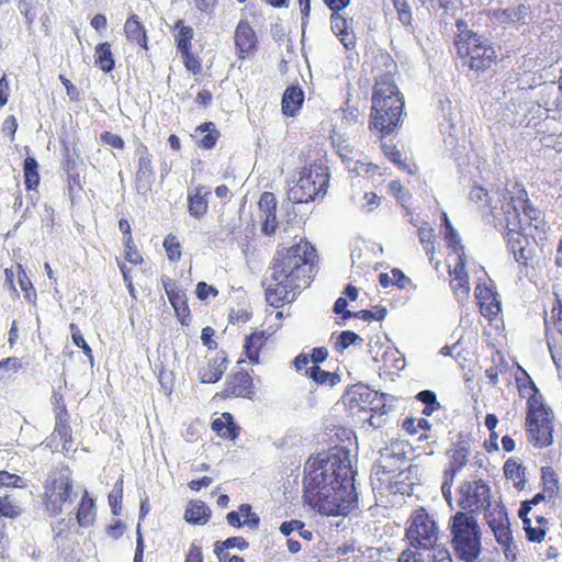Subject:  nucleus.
<instances>
[{
  "label": "nucleus",
  "mask_w": 562,
  "mask_h": 562,
  "mask_svg": "<svg viewBox=\"0 0 562 562\" xmlns=\"http://www.w3.org/2000/svg\"><path fill=\"white\" fill-rule=\"evenodd\" d=\"M225 359L214 358L206 367L202 368L199 372L202 383H215L218 381L223 373L226 371Z\"/></svg>",
  "instance_id": "c85d7f7f"
},
{
  "label": "nucleus",
  "mask_w": 562,
  "mask_h": 562,
  "mask_svg": "<svg viewBox=\"0 0 562 562\" xmlns=\"http://www.w3.org/2000/svg\"><path fill=\"white\" fill-rule=\"evenodd\" d=\"M304 101V93L299 87H289L283 93L282 112L286 116H294Z\"/></svg>",
  "instance_id": "bb28decb"
},
{
  "label": "nucleus",
  "mask_w": 562,
  "mask_h": 562,
  "mask_svg": "<svg viewBox=\"0 0 562 562\" xmlns=\"http://www.w3.org/2000/svg\"><path fill=\"white\" fill-rule=\"evenodd\" d=\"M520 392L528 395L526 424L529 441L539 448L551 445L553 426L550 409L544 406L532 382L529 386L520 389Z\"/></svg>",
  "instance_id": "39448f33"
},
{
  "label": "nucleus",
  "mask_w": 562,
  "mask_h": 562,
  "mask_svg": "<svg viewBox=\"0 0 562 562\" xmlns=\"http://www.w3.org/2000/svg\"><path fill=\"white\" fill-rule=\"evenodd\" d=\"M19 283H20L21 290L23 292H25V297L29 301H32L36 296V294H35L34 291L32 293L30 292L31 290H33V284H32V282L30 281V279L27 278V276L25 274L24 271L19 273Z\"/></svg>",
  "instance_id": "0e129e2a"
},
{
  "label": "nucleus",
  "mask_w": 562,
  "mask_h": 562,
  "mask_svg": "<svg viewBox=\"0 0 562 562\" xmlns=\"http://www.w3.org/2000/svg\"><path fill=\"white\" fill-rule=\"evenodd\" d=\"M355 205L363 213H370L379 207L380 196L374 192H366L359 200L353 199Z\"/></svg>",
  "instance_id": "a19ab883"
},
{
  "label": "nucleus",
  "mask_w": 562,
  "mask_h": 562,
  "mask_svg": "<svg viewBox=\"0 0 562 562\" xmlns=\"http://www.w3.org/2000/svg\"><path fill=\"white\" fill-rule=\"evenodd\" d=\"M182 57L184 59V65L189 71L193 74H198L201 71L200 61L190 53V50H188L187 54H182Z\"/></svg>",
  "instance_id": "338daca9"
},
{
  "label": "nucleus",
  "mask_w": 562,
  "mask_h": 562,
  "mask_svg": "<svg viewBox=\"0 0 562 562\" xmlns=\"http://www.w3.org/2000/svg\"><path fill=\"white\" fill-rule=\"evenodd\" d=\"M165 291L175 310L179 311L180 306L184 304V294L182 293V291L178 289L175 283L170 282L165 284Z\"/></svg>",
  "instance_id": "8fccbe9b"
},
{
  "label": "nucleus",
  "mask_w": 562,
  "mask_h": 562,
  "mask_svg": "<svg viewBox=\"0 0 562 562\" xmlns=\"http://www.w3.org/2000/svg\"><path fill=\"white\" fill-rule=\"evenodd\" d=\"M504 473L507 477L512 480H518L521 481V468L519 464H517L514 461H506L504 464Z\"/></svg>",
  "instance_id": "052dcab7"
},
{
  "label": "nucleus",
  "mask_w": 562,
  "mask_h": 562,
  "mask_svg": "<svg viewBox=\"0 0 562 562\" xmlns=\"http://www.w3.org/2000/svg\"><path fill=\"white\" fill-rule=\"evenodd\" d=\"M257 36L252 27L246 21H240L235 31V45L239 58H245L256 46Z\"/></svg>",
  "instance_id": "aec40b11"
},
{
  "label": "nucleus",
  "mask_w": 562,
  "mask_h": 562,
  "mask_svg": "<svg viewBox=\"0 0 562 562\" xmlns=\"http://www.w3.org/2000/svg\"><path fill=\"white\" fill-rule=\"evenodd\" d=\"M458 493V506L470 515L485 510L493 503L491 487L481 479L462 482Z\"/></svg>",
  "instance_id": "9d476101"
},
{
  "label": "nucleus",
  "mask_w": 562,
  "mask_h": 562,
  "mask_svg": "<svg viewBox=\"0 0 562 562\" xmlns=\"http://www.w3.org/2000/svg\"><path fill=\"white\" fill-rule=\"evenodd\" d=\"M124 33L128 41L135 42L142 48L147 49L148 38L145 26L136 14H131L124 24Z\"/></svg>",
  "instance_id": "b1692460"
},
{
  "label": "nucleus",
  "mask_w": 562,
  "mask_h": 562,
  "mask_svg": "<svg viewBox=\"0 0 562 562\" xmlns=\"http://www.w3.org/2000/svg\"><path fill=\"white\" fill-rule=\"evenodd\" d=\"M464 267L465 259L463 258V254H460L459 260L454 263V268L450 270V286L459 302L467 300L470 293L469 277Z\"/></svg>",
  "instance_id": "a211bd4d"
},
{
  "label": "nucleus",
  "mask_w": 562,
  "mask_h": 562,
  "mask_svg": "<svg viewBox=\"0 0 562 562\" xmlns=\"http://www.w3.org/2000/svg\"><path fill=\"white\" fill-rule=\"evenodd\" d=\"M397 562H424V559L420 553L408 548L398 555Z\"/></svg>",
  "instance_id": "774afa93"
},
{
  "label": "nucleus",
  "mask_w": 562,
  "mask_h": 562,
  "mask_svg": "<svg viewBox=\"0 0 562 562\" xmlns=\"http://www.w3.org/2000/svg\"><path fill=\"white\" fill-rule=\"evenodd\" d=\"M304 472L305 498L322 515L346 516L357 507L353 471L346 451L310 459Z\"/></svg>",
  "instance_id": "f257e3e1"
},
{
  "label": "nucleus",
  "mask_w": 562,
  "mask_h": 562,
  "mask_svg": "<svg viewBox=\"0 0 562 562\" xmlns=\"http://www.w3.org/2000/svg\"><path fill=\"white\" fill-rule=\"evenodd\" d=\"M329 181L328 168L311 165L301 170L296 182L290 187L288 195L293 203H307L317 196H324Z\"/></svg>",
  "instance_id": "6e6552de"
},
{
  "label": "nucleus",
  "mask_w": 562,
  "mask_h": 562,
  "mask_svg": "<svg viewBox=\"0 0 562 562\" xmlns=\"http://www.w3.org/2000/svg\"><path fill=\"white\" fill-rule=\"evenodd\" d=\"M252 379L248 373L240 372L227 381L224 394L227 397H246L251 394Z\"/></svg>",
  "instance_id": "5701e85b"
},
{
  "label": "nucleus",
  "mask_w": 562,
  "mask_h": 562,
  "mask_svg": "<svg viewBox=\"0 0 562 562\" xmlns=\"http://www.w3.org/2000/svg\"><path fill=\"white\" fill-rule=\"evenodd\" d=\"M486 524L491 528L496 541L504 548L505 554L510 549L513 536L510 524L505 507L497 502H493L484 510Z\"/></svg>",
  "instance_id": "ddd939ff"
},
{
  "label": "nucleus",
  "mask_w": 562,
  "mask_h": 562,
  "mask_svg": "<svg viewBox=\"0 0 562 562\" xmlns=\"http://www.w3.org/2000/svg\"><path fill=\"white\" fill-rule=\"evenodd\" d=\"M506 191L507 194L501 201L502 212L497 213L495 212L497 206H491L495 218L504 221L509 226L521 227L520 212H522L530 224L532 221H538L540 212L529 203L527 191L520 183H513L512 188H507Z\"/></svg>",
  "instance_id": "423d86ee"
},
{
  "label": "nucleus",
  "mask_w": 562,
  "mask_h": 562,
  "mask_svg": "<svg viewBox=\"0 0 562 562\" xmlns=\"http://www.w3.org/2000/svg\"><path fill=\"white\" fill-rule=\"evenodd\" d=\"M240 516L244 517L243 524L248 526L250 529H256L259 526L260 518L257 514L251 512L249 504H243L239 506Z\"/></svg>",
  "instance_id": "603ef678"
},
{
  "label": "nucleus",
  "mask_w": 562,
  "mask_h": 562,
  "mask_svg": "<svg viewBox=\"0 0 562 562\" xmlns=\"http://www.w3.org/2000/svg\"><path fill=\"white\" fill-rule=\"evenodd\" d=\"M526 7L518 4L515 7H508L505 9H497L491 12V16L494 22L499 24H515L525 19Z\"/></svg>",
  "instance_id": "393cba45"
},
{
  "label": "nucleus",
  "mask_w": 562,
  "mask_h": 562,
  "mask_svg": "<svg viewBox=\"0 0 562 562\" xmlns=\"http://www.w3.org/2000/svg\"><path fill=\"white\" fill-rule=\"evenodd\" d=\"M524 529L526 531L527 539L532 542H541L544 538L546 530L543 527H532L530 519H524Z\"/></svg>",
  "instance_id": "864d4df0"
},
{
  "label": "nucleus",
  "mask_w": 562,
  "mask_h": 562,
  "mask_svg": "<svg viewBox=\"0 0 562 562\" xmlns=\"http://www.w3.org/2000/svg\"><path fill=\"white\" fill-rule=\"evenodd\" d=\"M362 341H363V339L356 333H353L351 330H344L338 336L337 341L335 344V348L337 351H342V350L347 349L349 346L357 345Z\"/></svg>",
  "instance_id": "c03bdc74"
},
{
  "label": "nucleus",
  "mask_w": 562,
  "mask_h": 562,
  "mask_svg": "<svg viewBox=\"0 0 562 562\" xmlns=\"http://www.w3.org/2000/svg\"><path fill=\"white\" fill-rule=\"evenodd\" d=\"M303 527H304V524L301 520L293 519V520H289V521H283L280 526V531L282 535L288 537L293 531L303 529Z\"/></svg>",
  "instance_id": "69168bd1"
},
{
  "label": "nucleus",
  "mask_w": 562,
  "mask_h": 562,
  "mask_svg": "<svg viewBox=\"0 0 562 562\" xmlns=\"http://www.w3.org/2000/svg\"><path fill=\"white\" fill-rule=\"evenodd\" d=\"M394 8L396 9L398 20L404 25H411L413 16L412 11L406 0H392Z\"/></svg>",
  "instance_id": "3c124183"
},
{
  "label": "nucleus",
  "mask_w": 562,
  "mask_h": 562,
  "mask_svg": "<svg viewBox=\"0 0 562 562\" xmlns=\"http://www.w3.org/2000/svg\"><path fill=\"white\" fill-rule=\"evenodd\" d=\"M404 100L397 87L389 76L381 77L374 85L372 110H390L393 117L403 113Z\"/></svg>",
  "instance_id": "9b49d317"
},
{
  "label": "nucleus",
  "mask_w": 562,
  "mask_h": 562,
  "mask_svg": "<svg viewBox=\"0 0 562 562\" xmlns=\"http://www.w3.org/2000/svg\"><path fill=\"white\" fill-rule=\"evenodd\" d=\"M459 34L456 38V47L463 64L474 71L488 69L496 59L495 49L488 41L467 30V23L457 22Z\"/></svg>",
  "instance_id": "20e7f679"
},
{
  "label": "nucleus",
  "mask_w": 562,
  "mask_h": 562,
  "mask_svg": "<svg viewBox=\"0 0 562 562\" xmlns=\"http://www.w3.org/2000/svg\"><path fill=\"white\" fill-rule=\"evenodd\" d=\"M258 206L262 217L261 232L269 233L272 229V226L269 225V216L271 215L272 211H276L277 206L274 194L271 192H263L260 195Z\"/></svg>",
  "instance_id": "7c9ffc66"
},
{
  "label": "nucleus",
  "mask_w": 562,
  "mask_h": 562,
  "mask_svg": "<svg viewBox=\"0 0 562 562\" xmlns=\"http://www.w3.org/2000/svg\"><path fill=\"white\" fill-rule=\"evenodd\" d=\"M330 22L333 32L339 37L345 48L352 49L356 46V35L351 30L350 22L339 11H333Z\"/></svg>",
  "instance_id": "412c9836"
},
{
  "label": "nucleus",
  "mask_w": 562,
  "mask_h": 562,
  "mask_svg": "<svg viewBox=\"0 0 562 562\" xmlns=\"http://www.w3.org/2000/svg\"><path fill=\"white\" fill-rule=\"evenodd\" d=\"M195 133L201 135L198 145L203 149H212L220 137V132L212 122L201 124L196 127Z\"/></svg>",
  "instance_id": "473e14b6"
},
{
  "label": "nucleus",
  "mask_w": 562,
  "mask_h": 562,
  "mask_svg": "<svg viewBox=\"0 0 562 562\" xmlns=\"http://www.w3.org/2000/svg\"><path fill=\"white\" fill-rule=\"evenodd\" d=\"M21 514V508L8 495L0 496V516L15 518Z\"/></svg>",
  "instance_id": "49530a36"
},
{
  "label": "nucleus",
  "mask_w": 562,
  "mask_h": 562,
  "mask_svg": "<svg viewBox=\"0 0 562 562\" xmlns=\"http://www.w3.org/2000/svg\"><path fill=\"white\" fill-rule=\"evenodd\" d=\"M100 139L103 144L115 149H123L125 146V142L123 140V138L111 132H103L100 135Z\"/></svg>",
  "instance_id": "13d9d810"
},
{
  "label": "nucleus",
  "mask_w": 562,
  "mask_h": 562,
  "mask_svg": "<svg viewBox=\"0 0 562 562\" xmlns=\"http://www.w3.org/2000/svg\"><path fill=\"white\" fill-rule=\"evenodd\" d=\"M176 27L179 30L177 35V47L181 54H187L191 47L193 29L191 26L183 25L182 21H178Z\"/></svg>",
  "instance_id": "58836bf2"
},
{
  "label": "nucleus",
  "mask_w": 562,
  "mask_h": 562,
  "mask_svg": "<svg viewBox=\"0 0 562 562\" xmlns=\"http://www.w3.org/2000/svg\"><path fill=\"white\" fill-rule=\"evenodd\" d=\"M350 402L357 403L359 406H362L367 403H372L373 398L378 396V393L372 392L370 389L358 385L349 393Z\"/></svg>",
  "instance_id": "79ce46f5"
},
{
  "label": "nucleus",
  "mask_w": 562,
  "mask_h": 562,
  "mask_svg": "<svg viewBox=\"0 0 562 562\" xmlns=\"http://www.w3.org/2000/svg\"><path fill=\"white\" fill-rule=\"evenodd\" d=\"M445 239L447 240L448 247L456 254L457 261L459 260L460 254H463V258L465 259L464 247L461 244V238L452 226H449V232H445Z\"/></svg>",
  "instance_id": "a18cd8bd"
},
{
  "label": "nucleus",
  "mask_w": 562,
  "mask_h": 562,
  "mask_svg": "<svg viewBox=\"0 0 562 562\" xmlns=\"http://www.w3.org/2000/svg\"><path fill=\"white\" fill-rule=\"evenodd\" d=\"M122 484L123 481L121 479L120 481H117L115 485L117 487V491L109 494V504L112 507V512L114 515H119L117 507L121 508L119 505L122 499Z\"/></svg>",
  "instance_id": "bf43d9fd"
},
{
  "label": "nucleus",
  "mask_w": 562,
  "mask_h": 562,
  "mask_svg": "<svg viewBox=\"0 0 562 562\" xmlns=\"http://www.w3.org/2000/svg\"><path fill=\"white\" fill-rule=\"evenodd\" d=\"M402 114H397L393 117L390 110L384 111H373L371 113V126L379 132L383 136L391 134L394 132L401 122Z\"/></svg>",
  "instance_id": "4be33fe9"
},
{
  "label": "nucleus",
  "mask_w": 562,
  "mask_h": 562,
  "mask_svg": "<svg viewBox=\"0 0 562 562\" xmlns=\"http://www.w3.org/2000/svg\"><path fill=\"white\" fill-rule=\"evenodd\" d=\"M475 299L480 306L482 315L488 318L495 317L501 312V302L498 294L492 286L477 284L474 291Z\"/></svg>",
  "instance_id": "f3484780"
},
{
  "label": "nucleus",
  "mask_w": 562,
  "mask_h": 562,
  "mask_svg": "<svg viewBox=\"0 0 562 562\" xmlns=\"http://www.w3.org/2000/svg\"><path fill=\"white\" fill-rule=\"evenodd\" d=\"M78 497L72 490L71 472L68 468L55 469L45 484V505L52 514H60L70 508Z\"/></svg>",
  "instance_id": "0eeeda50"
},
{
  "label": "nucleus",
  "mask_w": 562,
  "mask_h": 562,
  "mask_svg": "<svg viewBox=\"0 0 562 562\" xmlns=\"http://www.w3.org/2000/svg\"><path fill=\"white\" fill-rule=\"evenodd\" d=\"M22 363L19 358L9 357L0 361V379H5L7 372H16L21 369Z\"/></svg>",
  "instance_id": "6e6d98bb"
},
{
  "label": "nucleus",
  "mask_w": 562,
  "mask_h": 562,
  "mask_svg": "<svg viewBox=\"0 0 562 562\" xmlns=\"http://www.w3.org/2000/svg\"><path fill=\"white\" fill-rule=\"evenodd\" d=\"M316 249L306 239L276 252L270 267L271 277L266 283V300L274 307L291 303L297 291L310 284Z\"/></svg>",
  "instance_id": "f03ea898"
},
{
  "label": "nucleus",
  "mask_w": 562,
  "mask_h": 562,
  "mask_svg": "<svg viewBox=\"0 0 562 562\" xmlns=\"http://www.w3.org/2000/svg\"><path fill=\"white\" fill-rule=\"evenodd\" d=\"M451 546L456 555L465 561H475L481 553V529L476 518L458 512L449 519Z\"/></svg>",
  "instance_id": "7ed1b4c3"
},
{
  "label": "nucleus",
  "mask_w": 562,
  "mask_h": 562,
  "mask_svg": "<svg viewBox=\"0 0 562 562\" xmlns=\"http://www.w3.org/2000/svg\"><path fill=\"white\" fill-rule=\"evenodd\" d=\"M69 329L71 331V338H72L74 344L77 347L81 348L83 353L88 358L92 359V350H91L90 346L87 344V341L85 340L79 327L76 324L71 323L69 326Z\"/></svg>",
  "instance_id": "09e8293b"
},
{
  "label": "nucleus",
  "mask_w": 562,
  "mask_h": 562,
  "mask_svg": "<svg viewBox=\"0 0 562 562\" xmlns=\"http://www.w3.org/2000/svg\"><path fill=\"white\" fill-rule=\"evenodd\" d=\"M211 188L207 186H198L188 192V211L195 217H202L209 209V196Z\"/></svg>",
  "instance_id": "6ab92c4d"
},
{
  "label": "nucleus",
  "mask_w": 562,
  "mask_h": 562,
  "mask_svg": "<svg viewBox=\"0 0 562 562\" xmlns=\"http://www.w3.org/2000/svg\"><path fill=\"white\" fill-rule=\"evenodd\" d=\"M470 452V445L467 441H458L453 443L447 451L448 464L443 471V481L441 493L446 502L451 506L452 492L451 487L458 472L467 464Z\"/></svg>",
  "instance_id": "f8f14e48"
},
{
  "label": "nucleus",
  "mask_w": 562,
  "mask_h": 562,
  "mask_svg": "<svg viewBox=\"0 0 562 562\" xmlns=\"http://www.w3.org/2000/svg\"><path fill=\"white\" fill-rule=\"evenodd\" d=\"M506 228L507 244L515 260L526 267L531 255V249L528 248V240L526 236L520 232L521 227L509 226V224H506Z\"/></svg>",
  "instance_id": "dca6fc26"
},
{
  "label": "nucleus",
  "mask_w": 562,
  "mask_h": 562,
  "mask_svg": "<svg viewBox=\"0 0 562 562\" xmlns=\"http://www.w3.org/2000/svg\"><path fill=\"white\" fill-rule=\"evenodd\" d=\"M386 315V308L382 306H374L373 310H361L353 313V317L362 321H381Z\"/></svg>",
  "instance_id": "de8ad7c7"
},
{
  "label": "nucleus",
  "mask_w": 562,
  "mask_h": 562,
  "mask_svg": "<svg viewBox=\"0 0 562 562\" xmlns=\"http://www.w3.org/2000/svg\"><path fill=\"white\" fill-rule=\"evenodd\" d=\"M137 157V170L135 173V184L138 193H146L151 189L155 173L153 169V155L148 148L139 144L135 150Z\"/></svg>",
  "instance_id": "4468645a"
},
{
  "label": "nucleus",
  "mask_w": 562,
  "mask_h": 562,
  "mask_svg": "<svg viewBox=\"0 0 562 562\" xmlns=\"http://www.w3.org/2000/svg\"><path fill=\"white\" fill-rule=\"evenodd\" d=\"M66 416H67L66 412L58 413V415L56 417L55 428H54L52 436L55 439L60 440L63 442V449L68 451L70 448L68 445L71 443L72 437H71V429L67 424Z\"/></svg>",
  "instance_id": "f704fd0d"
},
{
  "label": "nucleus",
  "mask_w": 562,
  "mask_h": 562,
  "mask_svg": "<svg viewBox=\"0 0 562 562\" xmlns=\"http://www.w3.org/2000/svg\"><path fill=\"white\" fill-rule=\"evenodd\" d=\"M164 248L170 261H179L181 258V245L178 238L169 234L164 240Z\"/></svg>",
  "instance_id": "37998d69"
},
{
  "label": "nucleus",
  "mask_w": 562,
  "mask_h": 562,
  "mask_svg": "<svg viewBox=\"0 0 562 562\" xmlns=\"http://www.w3.org/2000/svg\"><path fill=\"white\" fill-rule=\"evenodd\" d=\"M542 479L546 486V492L548 493V497H553L555 490H558V480L555 479V474L551 468L542 469Z\"/></svg>",
  "instance_id": "5fc2aeb1"
},
{
  "label": "nucleus",
  "mask_w": 562,
  "mask_h": 562,
  "mask_svg": "<svg viewBox=\"0 0 562 562\" xmlns=\"http://www.w3.org/2000/svg\"><path fill=\"white\" fill-rule=\"evenodd\" d=\"M217 294V289H215L213 285H209L204 281H201L196 284V295L200 300H206L210 295L216 296Z\"/></svg>",
  "instance_id": "e2e57ef3"
},
{
  "label": "nucleus",
  "mask_w": 562,
  "mask_h": 562,
  "mask_svg": "<svg viewBox=\"0 0 562 562\" xmlns=\"http://www.w3.org/2000/svg\"><path fill=\"white\" fill-rule=\"evenodd\" d=\"M248 542L243 537H231L223 542H216L214 553L216 554L220 562H226L228 557V549L236 548L239 551H244L248 548Z\"/></svg>",
  "instance_id": "72a5a7b5"
},
{
  "label": "nucleus",
  "mask_w": 562,
  "mask_h": 562,
  "mask_svg": "<svg viewBox=\"0 0 562 562\" xmlns=\"http://www.w3.org/2000/svg\"><path fill=\"white\" fill-rule=\"evenodd\" d=\"M546 328L548 347L554 359L553 349H562V304L559 299L551 310L550 319H546Z\"/></svg>",
  "instance_id": "2eb2a0df"
},
{
  "label": "nucleus",
  "mask_w": 562,
  "mask_h": 562,
  "mask_svg": "<svg viewBox=\"0 0 562 562\" xmlns=\"http://www.w3.org/2000/svg\"><path fill=\"white\" fill-rule=\"evenodd\" d=\"M439 528L434 517L425 508L413 512L406 529V538L411 547L424 550L434 549L438 541Z\"/></svg>",
  "instance_id": "1a4fd4ad"
},
{
  "label": "nucleus",
  "mask_w": 562,
  "mask_h": 562,
  "mask_svg": "<svg viewBox=\"0 0 562 562\" xmlns=\"http://www.w3.org/2000/svg\"><path fill=\"white\" fill-rule=\"evenodd\" d=\"M211 509L202 501H191L186 509L184 518L189 524L205 525L209 521Z\"/></svg>",
  "instance_id": "cd10ccee"
},
{
  "label": "nucleus",
  "mask_w": 562,
  "mask_h": 562,
  "mask_svg": "<svg viewBox=\"0 0 562 562\" xmlns=\"http://www.w3.org/2000/svg\"><path fill=\"white\" fill-rule=\"evenodd\" d=\"M212 429L222 438L235 439L238 435V427L234 424L233 416L229 413H223L221 417L212 423Z\"/></svg>",
  "instance_id": "2f4dec72"
},
{
  "label": "nucleus",
  "mask_w": 562,
  "mask_h": 562,
  "mask_svg": "<svg viewBox=\"0 0 562 562\" xmlns=\"http://www.w3.org/2000/svg\"><path fill=\"white\" fill-rule=\"evenodd\" d=\"M382 150L384 155L402 169H406V164L401 159L400 150L392 144L383 143Z\"/></svg>",
  "instance_id": "4d7b16f0"
},
{
  "label": "nucleus",
  "mask_w": 562,
  "mask_h": 562,
  "mask_svg": "<svg viewBox=\"0 0 562 562\" xmlns=\"http://www.w3.org/2000/svg\"><path fill=\"white\" fill-rule=\"evenodd\" d=\"M24 183L27 190H34L40 184L38 162L33 157H27L23 164Z\"/></svg>",
  "instance_id": "e433bc0d"
},
{
  "label": "nucleus",
  "mask_w": 562,
  "mask_h": 562,
  "mask_svg": "<svg viewBox=\"0 0 562 562\" xmlns=\"http://www.w3.org/2000/svg\"><path fill=\"white\" fill-rule=\"evenodd\" d=\"M266 341L267 336L265 331H255L246 338L244 353L252 364L259 363V353Z\"/></svg>",
  "instance_id": "a878e982"
},
{
  "label": "nucleus",
  "mask_w": 562,
  "mask_h": 562,
  "mask_svg": "<svg viewBox=\"0 0 562 562\" xmlns=\"http://www.w3.org/2000/svg\"><path fill=\"white\" fill-rule=\"evenodd\" d=\"M307 375L318 384L335 385L338 376L325 370H322L318 366L313 364L306 370Z\"/></svg>",
  "instance_id": "ea45409f"
},
{
  "label": "nucleus",
  "mask_w": 562,
  "mask_h": 562,
  "mask_svg": "<svg viewBox=\"0 0 562 562\" xmlns=\"http://www.w3.org/2000/svg\"><path fill=\"white\" fill-rule=\"evenodd\" d=\"M95 517V506L92 498L89 497L88 492L81 497L80 505L77 510V521L81 527H89L93 524Z\"/></svg>",
  "instance_id": "c756f323"
},
{
  "label": "nucleus",
  "mask_w": 562,
  "mask_h": 562,
  "mask_svg": "<svg viewBox=\"0 0 562 562\" xmlns=\"http://www.w3.org/2000/svg\"><path fill=\"white\" fill-rule=\"evenodd\" d=\"M228 317L232 324H244L249 321L250 313L247 308L239 307L237 310H232Z\"/></svg>",
  "instance_id": "680f3d73"
},
{
  "label": "nucleus",
  "mask_w": 562,
  "mask_h": 562,
  "mask_svg": "<svg viewBox=\"0 0 562 562\" xmlns=\"http://www.w3.org/2000/svg\"><path fill=\"white\" fill-rule=\"evenodd\" d=\"M94 57L95 64L104 72H110L114 68V59L111 52V45L108 42H103L97 45Z\"/></svg>",
  "instance_id": "c9c22d12"
},
{
  "label": "nucleus",
  "mask_w": 562,
  "mask_h": 562,
  "mask_svg": "<svg viewBox=\"0 0 562 562\" xmlns=\"http://www.w3.org/2000/svg\"><path fill=\"white\" fill-rule=\"evenodd\" d=\"M418 239L429 260L432 261L435 252V233L434 229L430 226H428V224L425 223L424 226H420L418 228Z\"/></svg>",
  "instance_id": "4c0bfd02"
}]
</instances>
